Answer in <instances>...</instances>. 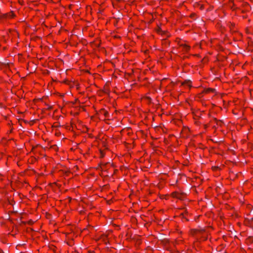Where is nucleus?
Instances as JSON below:
<instances>
[{
  "mask_svg": "<svg viewBox=\"0 0 253 253\" xmlns=\"http://www.w3.org/2000/svg\"><path fill=\"white\" fill-rule=\"evenodd\" d=\"M179 48L183 52L186 53L190 50V47L186 43H180L179 44Z\"/></svg>",
  "mask_w": 253,
  "mask_h": 253,
  "instance_id": "f257e3e1",
  "label": "nucleus"
},
{
  "mask_svg": "<svg viewBox=\"0 0 253 253\" xmlns=\"http://www.w3.org/2000/svg\"><path fill=\"white\" fill-rule=\"evenodd\" d=\"M204 231V229H191L190 231V233L191 235L193 236H197L201 234Z\"/></svg>",
  "mask_w": 253,
  "mask_h": 253,
  "instance_id": "f03ea898",
  "label": "nucleus"
},
{
  "mask_svg": "<svg viewBox=\"0 0 253 253\" xmlns=\"http://www.w3.org/2000/svg\"><path fill=\"white\" fill-rule=\"evenodd\" d=\"M171 195L173 198H176L179 199H181L182 198V195L177 192H174L172 193Z\"/></svg>",
  "mask_w": 253,
  "mask_h": 253,
  "instance_id": "7ed1b4c3",
  "label": "nucleus"
},
{
  "mask_svg": "<svg viewBox=\"0 0 253 253\" xmlns=\"http://www.w3.org/2000/svg\"><path fill=\"white\" fill-rule=\"evenodd\" d=\"M14 16V13L12 12H11L8 13H6L3 15V18H13Z\"/></svg>",
  "mask_w": 253,
  "mask_h": 253,
  "instance_id": "20e7f679",
  "label": "nucleus"
},
{
  "mask_svg": "<svg viewBox=\"0 0 253 253\" xmlns=\"http://www.w3.org/2000/svg\"><path fill=\"white\" fill-rule=\"evenodd\" d=\"M215 89L211 88H206L204 90V92L205 93H214Z\"/></svg>",
  "mask_w": 253,
  "mask_h": 253,
  "instance_id": "39448f33",
  "label": "nucleus"
},
{
  "mask_svg": "<svg viewBox=\"0 0 253 253\" xmlns=\"http://www.w3.org/2000/svg\"><path fill=\"white\" fill-rule=\"evenodd\" d=\"M182 84L183 85H186L190 87L192 86V83L190 81H185Z\"/></svg>",
  "mask_w": 253,
  "mask_h": 253,
  "instance_id": "423d86ee",
  "label": "nucleus"
},
{
  "mask_svg": "<svg viewBox=\"0 0 253 253\" xmlns=\"http://www.w3.org/2000/svg\"><path fill=\"white\" fill-rule=\"evenodd\" d=\"M100 157H101V158L104 157V156L105 155V153L104 152V151L100 150Z\"/></svg>",
  "mask_w": 253,
  "mask_h": 253,
  "instance_id": "0eeeda50",
  "label": "nucleus"
},
{
  "mask_svg": "<svg viewBox=\"0 0 253 253\" xmlns=\"http://www.w3.org/2000/svg\"><path fill=\"white\" fill-rule=\"evenodd\" d=\"M0 253H3L1 250H0Z\"/></svg>",
  "mask_w": 253,
  "mask_h": 253,
  "instance_id": "6e6552de",
  "label": "nucleus"
}]
</instances>
